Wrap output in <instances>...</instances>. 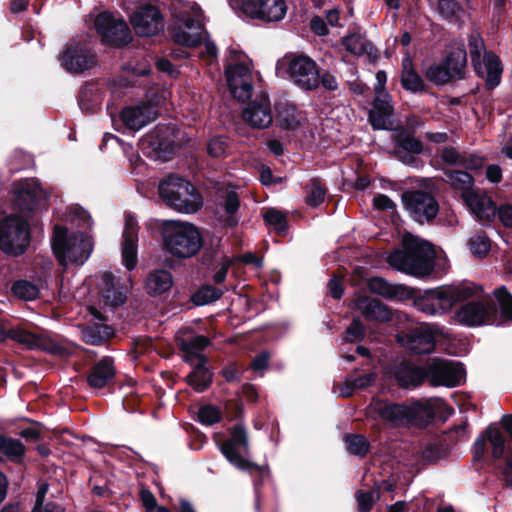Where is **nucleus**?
<instances>
[{
    "mask_svg": "<svg viewBox=\"0 0 512 512\" xmlns=\"http://www.w3.org/2000/svg\"><path fill=\"white\" fill-rule=\"evenodd\" d=\"M49 486L47 483H42L39 485L35 505L32 512H65L64 508L54 502L44 503L46 494L48 492Z\"/></svg>",
    "mask_w": 512,
    "mask_h": 512,
    "instance_id": "37998d69",
    "label": "nucleus"
},
{
    "mask_svg": "<svg viewBox=\"0 0 512 512\" xmlns=\"http://www.w3.org/2000/svg\"><path fill=\"white\" fill-rule=\"evenodd\" d=\"M503 316L512 321V296L505 287H500L494 292Z\"/></svg>",
    "mask_w": 512,
    "mask_h": 512,
    "instance_id": "3c124183",
    "label": "nucleus"
},
{
    "mask_svg": "<svg viewBox=\"0 0 512 512\" xmlns=\"http://www.w3.org/2000/svg\"><path fill=\"white\" fill-rule=\"evenodd\" d=\"M132 286L128 275L117 276L111 272H103L97 282L100 301L110 307L123 305Z\"/></svg>",
    "mask_w": 512,
    "mask_h": 512,
    "instance_id": "ddd939ff",
    "label": "nucleus"
},
{
    "mask_svg": "<svg viewBox=\"0 0 512 512\" xmlns=\"http://www.w3.org/2000/svg\"><path fill=\"white\" fill-rule=\"evenodd\" d=\"M231 7L251 19L279 22L287 13L284 0H230Z\"/></svg>",
    "mask_w": 512,
    "mask_h": 512,
    "instance_id": "9d476101",
    "label": "nucleus"
},
{
    "mask_svg": "<svg viewBox=\"0 0 512 512\" xmlns=\"http://www.w3.org/2000/svg\"><path fill=\"white\" fill-rule=\"evenodd\" d=\"M222 454L236 468L249 470L254 467L247 459L249 441L246 429L243 425H235L230 432V437L220 447Z\"/></svg>",
    "mask_w": 512,
    "mask_h": 512,
    "instance_id": "2eb2a0df",
    "label": "nucleus"
},
{
    "mask_svg": "<svg viewBox=\"0 0 512 512\" xmlns=\"http://www.w3.org/2000/svg\"><path fill=\"white\" fill-rule=\"evenodd\" d=\"M227 148V142L223 137H215L209 141L207 151L210 156L219 158L226 154Z\"/></svg>",
    "mask_w": 512,
    "mask_h": 512,
    "instance_id": "13d9d810",
    "label": "nucleus"
},
{
    "mask_svg": "<svg viewBox=\"0 0 512 512\" xmlns=\"http://www.w3.org/2000/svg\"><path fill=\"white\" fill-rule=\"evenodd\" d=\"M94 25L102 41L112 45H124L131 39L130 30L126 22L121 18H115L110 13L99 14Z\"/></svg>",
    "mask_w": 512,
    "mask_h": 512,
    "instance_id": "a211bd4d",
    "label": "nucleus"
},
{
    "mask_svg": "<svg viewBox=\"0 0 512 512\" xmlns=\"http://www.w3.org/2000/svg\"><path fill=\"white\" fill-rule=\"evenodd\" d=\"M467 52L463 46L453 48L441 63L431 65L426 70V77L435 85H445L465 75Z\"/></svg>",
    "mask_w": 512,
    "mask_h": 512,
    "instance_id": "1a4fd4ad",
    "label": "nucleus"
},
{
    "mask_svg": "<svg viewBox=\"0 0 512 512\" xmlns=\"http://www.w3.org/2000/svg\"><path fill=\"white\" fill-rule=\"evenodd\" d=\"M405 251L392 252L387 261L393 268L418 277L429 275L433 269L435 252L427 241L412 234H404Z\"/></svg>",
    "mask_w": 512,
    "mask_h": 512,
    "instance_id": "f257e3e1",
    "label": "nucleus"
},
{
    "mask_svg": "<svg viewBox=\"0 0 512 512\" xmlns=\"http://www.w3.org/2000/svg\"><path fill=\"white\" fill-rule=\"evenodd\" d=\"M266 223L273 226L278 233H285L287 229L286 216L279 210L271 208L264 214Z\"/></svg>",
    "mask_w": 512,
    "mask_h": 512,
    "instance_id": "8fccbe9b",
    "label": "nucleus"
},
{
    "mask_svg": "<svg viewBox=\"0 0 512 512\" xmlns=\"http://www.w3.org/2000/svg\"><path fill=\"white\" fill-rule=\"evenodd\" d=\"M287 72L299 88L309 91L319 86V71L316 63L307 56H293L288 60Z\"/></svg>",
    "mask_w": 512,
    "mask_h": 512,
    "instance_id": "f3484780",
    "label": "nucleus"
},
{
    "mask_svg": "<svg viewBox=\"0 0 512 512\" xmlns=\"http://www.w3.org/2000/svg\"><path fill=\"white\" fill-rule=\"evenodd\" d=\"M23 444L12 438H5L0 436V453L7 456L9 459L17 460L24 454Z\"/></svg>",
    "mask_w": 512,
    "mask_h": 512,
    "instance_id": "a18cd8bd",
    "label": "nucleus"
},
{
    "mask_svg": "<svg viewBox=\"0 0 512 512\" xmlns=\"http://www.w3.org/2000/svg\"><path fill=\"white\" fill-rule=\"evenodd\" d=\"M468 47L472 63L483 57L484 51H486L484 41L477 32H473L469 36Z\"/></svg>",
    "mask_w": 512,
    "mask_h": 512,
    "instance_id": "603ef678",
    "label": "nucleus"
},
{
    "mask_svg": "<svg viewBox=\"0 0 512 512\" xmlns=\"http://www.w3.org/2000/svg\"><path fill=\"white\" fill-rule=\"evenodd\" d=\"M30 243L27 221L19 216H8L0 221V249L11 255L24 253Z\"/></svg>",
    "mask_w": 512,
    "mask_h": 512,
    "instance_id": "0eeeda50",
    "label": "nucleus"
},
{
    "mask_svg": "<svg viewBox=\"0 0 512 512\" xmlns=\"http://www.w3.org/2000/svg\"><path fill=\"white\" fill-rule=\"evenodd\" d=\"M370 407L382 420L393 425H404L409 423L408 405L377 400L374 401Z\"/></svg>",
    "mask_w": 512,
    "mask_h": 512,
    "instance_id": "cd10ccee",
    "label": "nucleus"
},
{
    "mask_svg": "<svg viewBox=\"0 0 512 512\" xmlns=\"http://www.w3.org/2000/svg\"><path fill=\"white\" fill-rule=\"evenodd\" d=\"M354 309L358 310L367 320L386 322L391 319V311L384 304L366 296H358L353 301Z\"/></svg>",
    "mask_w": 512,
    "mask_h": 512,
    "instance_id": "c85d7f7f",
    "label": "nucleus"
},
{
    "mask_svg": "<svg viewBox=\"0 0 512 512\" xmlns=\"http://www.w3.org/2000/svg\"><path fill=\"white\" fill-rule=\"evenodd\" d=\"M243 119L254 128L268 127L273 120L268 97L262 95L249 104L243 111Z\"/></svg>",
    "mask_w": 512,
    "mask_h": 512,
    "instance_id": "a878e982",
    "label": "nucleus"
},
{
    "mask_svg": "<svg viewBox=\"0 0 512 512\" xmlns=\"http://www.w3.org/2000/svg\"><path fill=\"white\" fill-rule=\"evenodd\" d=\"M73 215L74 219H78L79 226L83 228H90L92 226L90 215L82 208H74Z\"/></svg>",
    "mask_w": 512,
    "mask_h": 512,
    "instance_id": "338daca9",
    "label": "nucleus"
},
{
    "mask_svg": "<svg viewBox=\"0 0 512 512\" xmlns=\"http://www.w3.org/2000/svg\"><path fill=\"white\" fill-rule=\"evenodd\" d=\"M438 13L445 19L456 17L460 11V6L456 0H438Z\"/></svg>",
    "mask_w": 512,
    "mask_h": 512,
    "instance_id": "6e6d98bb",
    "label": "nucleus"
},
{
    "mask_svg": "<svg viewBox=\"0 0 512 512\" xmlns=\"http://www.w3.org/2000/svg\"><path fill=\"white\" fill-rule=\"evenodd\" d=\"M424 370L425 378L432 386L455 387L465 378L462 364L446 359H434Z\"/></svg>",
    "mask_w": 512,
    "mask_h": 512,
    "instance_id": "4468645a",
    "label": "nucleus"
},
{
    "mask_svg": "<svg viewBox=\"0 0 512 512\" xmlns=\"http://www.w3.org/2000/svg\"><path fill=\"white\" fill-rule=\"evenodd\" d=\"M374 87L375 99L372 109L369 111V121L375 129H389L393 115L392 99L385 89L387 75L384 71L376 73Z\"/></svg>",
    "mask_w": 512,
    "mask_h": 512,
    "instance_id": "f8f14e48",
    "label": "nucleus"
},
{
    "mask_svg": "<svg viewBox=\"0 0 512 512\" xmlns=\"http://www.w3.org/2000/svg\"><path fill=\"white\" fill-rule=\"evenodd\" d=\"M480 290L471 282L445 285L428 290L415 300L417 310L430 315H441L449 312L458 303L478 296Z\"/></svg>",
    "mask_w": 512,
    "mask_h": 512,
    "instance_id": "f03ea898",
    "label": "nucleus"
},
{
    "mask_svg": "<svg viewBox=\"0 0 512 512\" xmlns=\"http://www.w3.org/2000/svg\"><path fill=\"white\" fill-rule=\"evenodd\" d=\"M115 376L114 361L110 357H104L97 362L87 377L90 387L100 389L107 386Z\"/></svg>",
    "mask_w": 512,
    "mask_h": 512,
    "instance_id": "473e14b6",
    "label": "nucleus"
},
{
    "mask_svg": "<svg viewBox=\"0 0 512 512\" xmlns=\"http://www.w3.org/2000/svg\"><path fill=\"white\" fill-rule=\"evenodd\" d=\"M369 289L383 297L391 298L396 295V287L380 277L371 278L368 282Z\"/></svg>",
    "mask_w": 512,
    "mask_h": 512,
    "instance_id": "09e8293b",
    "label": "nucleus"
},
{
    "mask_svg": "<svg viewBox=\"0 0 512 512\" xmlns=\"http://www.w3.org/2000/svg\"><path fill=\"white\" fill-rule=\"evenodd\" d=\"M356 500L358 503V509L360 512L369 511L375 501L374 492L371 491H358L356 494Z\"/></svg>",
    "mask_w": 512,
    "mask_h": 512,
    "instance_id": "e2e57ef3",
    "label": "nucleus"
},
{
    "mask_svg": "<svg viewBox=\"0 0 512 512\" xmlns=\"http://www.w3.org/2000/svg\"><path fill=\"white\" fill-rule=\"evenodd\" d=\"M232 261L228 257H222L219 262V269L213 275V281L216 284L222 283L227 275L228 269L231 265Z\"/></svg>",
    "mask_w": 512,
    "mask_h": 512,
    "instance_id": "0e129e2a",
    "label": "nucleus"
},
{
    "mask_svg": "<svg viewBox=\"0 0 512 512\" xmlns=\"http://www.w3.org/2000/svg\"><path fill=\"white\" fill-rule=\"evenodd\" d=\"M219 204L228 216H232L239 209V197L235 191H228L224 196H222Z\"/></svg>",
    "mask_w": 512,
    "mask_h": 512,
    "instance_id": "4d7b16f0",
    "label": "nucleus"
},
{
    "mask_svg": "<svg viewBox=\"0 0 512 512\" xmlns=\"http://www.w3.org/2000/svg\"><path fill=\"white\" fill-rule=\"evenodd\" d=\"M130 22L137 35L150 37L164 28V19L159 9L152 5L130 15Z\"/></svg>",
    "mask_w": 512,
    "mask_h": 512,
    "instance_id": "412c9836",
    "label": "nucleus"
},
{
    "mask_svg": "<svg viewBox=\"0 0 512 512\" xmlns=\"http://www.w3.org/2000/svg\"><path fill=\"white\" fill-rule=\"evenodd\" d=\"M305 191V201L307 205L311 207H318L324 202L326 189L318 179L311 180V182L305 187Z\"/></svg>",
    "mask_w": 512,
    "mask_h": 512,
    "instance_id": "79ce46f5",
    "label": "nucleus"
},
{
    "mask_svg": "<svg viewBox=\"0 0 512 512\" xmlns=\"http://www.w3.org/2000/svg\"><path fill=\"white\" fill-rule=\"evenodd\" d=\"M442 160L448 165H460L466 169H477L482 162L476 157L465 158L455 148H445L441 154Z\"/></svg>",
    "mask_w": 512,
    "mask_h": 512,
    "instance_id": "a19ab883",
    "label": "nucleus"
},
{
    "mask_svg": "<svg viewBox=\"0 0 512 512\" xmlns=\"http://www.w3.org/2000/svg\"><path fill=\"white\" fill-rule=\"evenodd\" d=\"M376 378L375 373H368L358 377H348L344 383L338 386V392L343 397H350L358 389L370 386Z\"/></svg>",
    "mask_w": 512,
    "mask_h": 512,
    "instance_id": "ea45409f",
    "label": "nucleus"
},
{
    "mask_svg": "<svg viewBox=\"0 0 512 512\" xmlns=\"http://www.w3.org/2000/svg\"><path fill=\"white\" fill-rule=\"evenodd\" d=\"M224 293V290L215 288L211 285L201 287L193 296L197 305H205L218 300Z\"/></svg>",
    "mask_w": 512,
    "mask_h": 512,
    "instance_id": "49530a36",
    "label": "nucleus"
},
{
    "mask_svg": "<svg viewBox=\"0 0 512 512\" xmlns=\"http://www.w3.org/2000/svg\"><path fill=\"white\" fill-rule=\"evenodd\" d=\"M476 74L485 80L488 89H494L500 84L503 68L497 55L484 51L483 57L472 63Z\"/></svg>",
    "mask_w": 512,
    "mask_h": 512,
    "instance_id": "b1692460",
    "label": "nucleus"
},
{
    "mask_svg": "<svg viewBox=\"0 0 512 512\" xmlns=\"http://www.w3.org/2000/svg\"><path fill=\"white\" fill-rule=\"evenodd\" d=\"M342 45L354 56L375 55L373 45L361 34L352 33L342 38Z\"/></svg>",
    "mask_w": 512,
    "mask_h": 512,
    "instance_id": "e433bc0d",
    "label": "nucleus"
},
{
    "mask_svg": "<svg viewBox=\"0 0 512 512\" xmlns=\"http://www.w3.org/2000/svg\"><path fill=\"white\" fill-rule=\"evenodd\" d=\"M152 5L151 0H123V8L130 13V15Z\"/></svg>",
    "mask_w": 512,
    "mask_h": 512,
    "instance_id": "69168bd1",
    "label": "nucleus"
},
{
    "mask_svg": "<svg viewBox=\"0 0 512 512\" xmlns=\"http://www.w3.org/2000/svg\"><path fill=\"white\" fill-rule=\"evenodd\" d=\"M173 284L172 275L167 270H154L147 276L145 289L151 295H158L168 291Z\"/></svg>",
    "mask_w": 512,
    "mask_h": 512,
    "instance_id": "f704fd0d",
    "label": "nucleus"
},
{
    "mask_svg": "<svg viewBox=\"0 0 512 512\" xmlns=\"http://www.w3.org/2000/svg\"><path fill=\"white\" fill-rule=\"evenodd\" d=\"M406 209L419 223L430 221L438 213V203L428 193L422 191H407L402 195Z\"/></svg>",
    "mask_w": 512,
    "mask_h": 512,
    "instance_id": "6ab92c4d",
    "label": "nucleus"
},
{
    "mask_svg": "<svg viewBox=\"0 0 512 512\" xmlns=\"http://www.w3.org/2000/svg\"><path fill=\"white\" fill-rule=\"evenodd\" d=\"M123 240L121 243V257L122 264L128 271H132L136 268L138 257H137V243H138V223L137 220L127 215L125 218Z\"/></svg>",
    "mask_w": 512,
    "mask_h": 512,
    "instance_id": "4be33fe9",
    "label": "nucleus"
},
{
    "mask_svg": "<svg viewBox=\"0 0 512 512\" xmlns=\"http://www.w3.org/2000/svg\"><path fill=\"white\" fill-rule=\"evenodd\" d=\"M500 221L507 227H512V206L504 205L498 210Z\"/></svg>",
    "mask_w": 512,
    "mask_h": 512,
    "instance_id": "774afa93",
    "label": "nucleus"
},
{
    "mask_svg": "<svg viewBox=\"0 0 512 512\" xmlns=\"http://www.w3.org/2000/svg\"><path fill=\"white\" fill-rule=\"evenodd\" d=\"M16 193L18 205L26 210H32L38 199L46 197L39 183L33 179L20 182Z\"/></svg>",
    "mask_w": 512,
    "mask_h": 512,
    "instance_id": "72a5a7b5",
    "label": "nucleus"
},
{
    "mask_svg": "<svg viewBox=\"0 0 512 512\" xmlns=\"http://www.w3.org/2000/svg\"><path fill=\"white\" fill-rule=\"evenodd\" d=\"M441 334L442 331L437 325L425 324L399 334L398 341L413 353L425 354L434 350L436 337Z\"/></svg>",
    "mask_w": 512,
    "mask_h": 512,
    "instance_id": "dca6fc26",
    "label": "nucleus"
},
{
    "mask_svg": "<svg viewBox=\"0 0 512 512\" xmlns=\"http://www.w3.org/2000/svg\"><path fill=\"white\" fill-rule=\"evenodd\" d=\"M398 147L412 154H421L423 151L421 141L411 136L402 137L398 142Z\"/></svg>",
    "mask_w": 512,
    "mask_h": 512,
    "instance_id": "bf43d9fd",
    "label": "nucleus"
},
{
    "mask_svg": "<svg viewBox=\"0 0 512 512\" xmlns=\"http://www.w3.org/2000/svg\"><path fill=\"white\" fill-rule=\"evenodd\" d=\"M391 374L402 388H415L425 379V370L409 363L394 366Z\"/></svg>",
    "mask_w": 512,
    "mask_h": 512,
    "instance_id": "7c9ffc66",
    "label": "nucleus"
},
{
    "mask_svg": "<svg viewBox=\"0 0 512 512\" xmlns=\"http://www.w3.org/2000/svg\"><path fill=\"white\" fill-rule=\"evenodd\" d=\"M364 337V327L356 319L353 320L352 324L347 328L344 340L346 342H356Z\"/></svg>",
    "mask_w": 512,
    "mask_h": 512,
    "instance_id": "680f3d73",
    "label": "nucleus"
},
{
    "mask_svg": "<svg viewBox=\"0 0 512 512\" xmlns=\"http://www.w3.org/2000/svg\"><path fill=\"white\" fill-rule=\"evenodd\" d=\"M95 56L90 49L78 42H70L62 57L61 65L72 73H82L95 65Z\"/></svg>",
    "mask_w": 512,
    "mask_h": 512,
    "instance_id": "aec40b11",
    "label": "nucleus"
},
{
    "mask_svg": "<svg viewBox=\"0 0 512 512\" xmlns=\"http://www.w3.org/2000/svg\"><path fill=\"white\" fill-rule=\"evenodd\" d=\"M186 381L195 391L203 392L212 382V373L205 366V362L198 361L194 370L186 377Z\"/></svg>",
    "mask_w": 512,
    "mask_h": 512,
    "instance_id": "4c0bfd02",
    "label": "nucleus"
},
{
    "mask_svg": "<svg viewBox=\"0 0 512 512\" xmlns=\"http://www.w3.org/2000/svg\"><path fill=\"white\" fill-rule=\"evenodd\" d=\"M344 441L351 454L364 456L368 452V441L362 435H346Z\"/></svg>",
    "mask_w": 512,
    "mask_h": 512,
    "instance_id": "de8ad7c7",
    "label": "nucleus"
},
{
    "mask_svg": "<svg viewBox=\"0 0 512 512\" xmlns=\"http://www.w3.org/2000/svg\"><path fill=\"white\" fill-rule=\"evenodd\" d=\"M464 201L472 213L481 221H490L496 214V207L492 199L485 194H464Z\"/></svg>",
    "mask_w": 512,
    "mask_h": 512,
    "instance_id": "2f4dec72",
    "label": "nucleus"
},
{
    "mask_svg": "<svg viewBox=\"0 0 512 512\" xmlns=\"http://www.w3.org/2000/svg\"><path fill=\"white\" fill-rule=\"evenodd\" d=\"M159 195L169 207L181 213H194L202 206V199L194 186L179 177H169L159 185Z\"/></svg>",
    "mask_w": 512,
    "mask_h": 512,
    "instance_id": "423d86ee",
    "label": "nucleus"
},
{
    "mask_svg": "<svg viewBox=\"0 0 512 512\" xmlns=\"http://www.w3.org/2000/svg\"><path fill=\"white\" fill-rule=\"evenodd\" d=\"M221 414L217 407L206 405L199 409L198 419L204 425H213L220 420Z\"/></svg>",
    "mask_w": 512,
    "mask_h": 512,
    "instance_id": "5fc2aeb1",
    "label": "nucleus"
},
{
    "mask_svg": "<svg viewBox=\"0 0 512 512\" xmlns=\"http://www.w3.org/2000/svg\"><path fill=\"white\" fill-rule=\"evenodd\" d=\"M401 83L407 91L413 93L424 91V82L415 72L410 55H406L402 60Z\"/></svg>",
    "mask_w": 512,
    "mask_h": 512,
    "instance_id": "c9c22d12",
    "label": "nucleus"
},
{
    "mask_svg": "<svg viewBox=\"0 0 512 512\" xmlns=\"http://www.w3.org/2000/svg\"><path fill=\"white\" fill-rule=\"evenodd\" d=\"M101 329L100 326H92L83 330L82 336L85 342L92 345L101 344L105 340V337L101 334ZM103 329L106 330L107 327H103Z\"/></svg>",
    "mask_w": 512,
    "mask_h": 512,
    "instance_id": "052dcab7",
    "label": "nucleus"
},
{
    "mask_svg": "<svg viewBox=\"0 0 512 512\" xmlns=\"http://www.w3.org/2000/svg\"><path fill=\"white\" fill-rule=\"evenodd\" d=\"M157 118V111L153 105L142 104L128 106L121 112V120L126 128L138 131Z\"/></svg>",
    "mask_w": 512,
    "mask_h": 512,
    "instance_id": "393cba45",
    "label": "nucleus"
},
{
    "mask_svg": "<svg viewBox=\"0 0 512 512\" xmlns=\"http://www.w3.org/2000/svg\"><path fill=\"white\" fill-rule=\"evenodd\" d=\"M478 296L471 299L477 301H470L463 305L455 314V319L462 325L474 327L481 325H491L495 322L497 317V310L488 296H482V289Z\"/></svg>",
    "mask_w": 512,
    "mask_h": 512,
    "instance_id": "9b49d317",
    "label": "nucleus"
},
{
    "mask_svg": "<svg viewBox=\"0 0 512 512\" xmlns=\"http://www.w3.org/2000/svg\"><path fill=\"white\" fill-rule=\"evenodd\" d=\"M176 341L180 350L185 355V360L192 362L193 359L206 362L202 351L208 346L209 339L203 335H195L188 327L181 328L176 333Z\"/></svg>",
    "mask_w": 512,
    "mask_h": 512,
    "instance_id": "5701e85b",
    "label": "nucleus"
},
{
    "mask_svg": "<svg viewBox=\"0 0 512 512\" xmlns=\"http://www.w3.org/2000/svg\"><path fill=\"white\" fill-rule=\"evenodd\" d=\"M51 245L58 262L63 266L83 265L93 250V241L89 235L82 232L69 234L65 227L59 225L54 227Z\"/></svg>",
    "mask_w": 512,
    "mask_h": 512,
    "instance_id": "20e7f679",
    "label": "nucleus"
},
{
    "mask_svg": "<svg viewBox=\"0 0 512 512\" xmlns=\"http://www.w3.org/2000/svg\"><path fill=\"white\" fill-rule=\"evenodd\" d=\"M229 54L226 78L230 92L239 101H246L251 97L252 91L250 64L244 60V55L240 52L230 50Z\"/></svg>",
    "mask_w": 512,
    "mask_h": 512,
    "instance_id": "6e6552de",
    "label": "nucleus"
},
{
    "mask_svg": "<svg viewBox=\"0 0 512 512\" xmlns=\"http://www.w3.org/2000/svg\"><path fill=\"white\" fill-rule=\"evenodd\" d=\"M489 239L484 235H475L469 240V248L474 256L482 257L490 251Z\"/></svg>",
    "mask_w": 512,
    "mask_h": 512,
    "instance_id": "864d4df0",
    "label": "nucleus"
},
{
    "mask_svg": "<svg viewBox=\"0 0 512 512\" xmlns=\"http://www.w3.org/2000/svg\"><path fill=\"white\" fill-rule=\"evenodd\" d=\"M165 250L176 258L194 256L202 246L199 230L188 222L166 221L163 229Z\"/></svg>",
    "mask_w": 512,
    "mask_h": 512,
    "instance_id": "39448f33",
    "label": "nucleus"
},
{
    "mask_svg": "<svg viewBox=\"0 0 512 512\" xmlns=\"http://www.w3.org/2000/svg\"><path fill=\"white\" fill-rule=\"evenodd\" d=\"M486 441L491 445L493 457L496 459L501 458L505 452V439L500 430L493 426H489L485 433L476 439L474 443L475 457L480 458L483 456Z\"/></svg>",
    "mask_w": 512,
    "mask_h": 512,
    "instance_id": "c756f323",
    "label": "nucleus"
},
{
    "mask_svg": "<svg viewBox=\"0 0 512 512\" xmlns=\"http://www.w3.org/2000/svg\"><path fill=\"white\" fill-rule=\"evenodd\" d=\"M443 180L450 184L453 188L460 190L463 197L464 194L472 193L470 189L473 186V177L465 171L446 170L444 172Z\"/></svg>",
    "mask_w": 512,
    "mask_h": 512,
    "instance_id": "58836bf2",
    "label": "nucleus"
},
{
    "mask_svg": "<svg viewBox=\"0 0 512 512\" xmlns=\"http://www.w3.org/2000/svg\"><path fill=\"white\" fill-rule=\"evenodd\" d=\"M171 13L175 20L172 26L173 40L184 46L195 47L202 40L203 14L193 2L173 0Z\"/></svg>",
    "mask_w": 512,
    "mask_h": 512,
    "instance_id": "7ed1b4c3",
    "label": "nucleus"
},
{
    "mask_svg": "<svg viewBox=\"0 0 512 512\" xmlns=\"http://www.w3.org/2000/svg\"><path fill=\"white\" fill-rule=\"evenodd\" d=\"M11 290L17 298L24 301H32L39 295L38 287L26 280L16 281Z\"/></svg>",
    "mask_w": 512,
    "mask_h": 512,
    "instance_id": "c03bdc74",
    "label": "nucleus"
},
{
    "mask_svg": "<svg viewBox=\"0 0 512 512\" xmlns=\"http://www.w3.org/2000/svg\"><path fill=\"white\" fill-rule=\"evenodd\" d=\"M445 403L439 398L417 400L408 405L409 423L424 424L431 421L436 413L442 411Z\"/></svg>",
    "mask_w": 512,
    "mask_h": 512,
    "instance_id": "bb28decb",
    "label": "nucleus"
}]
</instances>
